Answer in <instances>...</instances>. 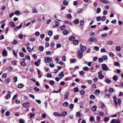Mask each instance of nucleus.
Listing matches in <instances>:
<instances>
[{"mask_svg": "<svg viewBox=\"0 0 123 123\" xmlns=\"http://www.w3.org/2000/svg\"><path fill=\"white\" fill-rule=\"evenodd\" d=\"M113 80L115 81H117L118 79V77L117 75H115L113 77Z\"/></svg>", "mask_w": 123, "mask_h": 123, "instance_id": "obj_26", "label": "nucleus"}, {"mask_svg": "<svg viewBox=\"0 0 123 123\" xmlns=\"http://www.w3.org/2000/svg\"><path fill=\"white\" fill-rule=\"evenodd\" d=\"M75 39V37L73 36H71L69 37L68 38L69 40L70 41L74 40Z\"/></svg>", "mask_w": 123, "mask_h": 123, "instance_id": "obj_14", "label": "nucleus"}, {"mask_svg": "<svg viewBox=\"0 0 123 123\" xmlns=\"http://www.w3.org/2000/svg\"><path fill=\"white\" fill-rule=\"evenodd\" d=\"M49 46V43L48 42H46L45 43V47H48Z\"/></svg>", "mask_w": 123, "mask_h": 123, "instance_id": "obj_55", "label": "nucleus"}, {"mask_svg": "<svg viewBox=\"0 0 123 123\" xmlns=\"http://www.w3.org/2000/svg\"><path fill=\"white\" fill-rule=\"evenodd\" d=\"M97 108L96 106H93L92 107L91 109L94 112L96 111Z\"/></svg>", "mask_w": 123, "mask_h": 123, "instance_id": "obj_11", "label": "nucleus"}, {"mask_svg": "<svg viewBox=\"0 0 123 123\" xmlns=\"http://www.w3.org/2000/svg\"><path fill=\"white\" fill-rule=\"evenodd\" d=\"M2 54L4 56H7V53L6 50L5 49L3 50V51L2 52Z\"/></svg>", "mask_w": 123, "mask_h": 123, "instance_id": "obj_7", "label": "nucleus"}, {"mask_svg": "<svg viewBox=\"0 0 123 123\" xmlns=\"http://www.w3.org/2000/svg\"><path fill=\"white\" fill-rule=\"evenodd\" d=\"M79 53L78 55V56L79 58H81L83 56V52L81 51L80 50H79Z\"/></svg>", "mask_w": 123, "mask_h": 123, "instance_id": "obj_5", "label": "nucleus"}, {"mask_svg": "<svg viewBox=\"0 0 123 123\" xmlns=\"http://www.w3.org/2000/svg\"><path fill=\"white\" fill-rule=\"evenodd\" d=\"M65 96L64 98V99H67L68 98L69 96V92H67L65 93Z\"/></svg>", "mask_w": 123, "mask_h": 123, "instance_id": "obj_9", "label": "nucleus"}, {"mask_svg": "<svg viewBox=\"0 0 123 123\" xmlns=\"http://www.w3.org/2000/svg\"><path fill=\"white\" fill-rule=\"evenodd\" d=\"M113 98L114 99V103L115 106L117 105V97L116 96H113Z\"/></svg>", "mask_w": 123, "mask_h": 123, "instance_id": "obj_8", "label": "nucleus"}, {"mask_svg": "<svg viewBox=\"0 0 123 123\" xmlns=\"http://www.w3.org/2000/svg\"><path fill=\"white\" fill-rule=\"evenodd\" d=\"M32 13H37L38 12L36 10V8L34 7L32 10Z\"/></svg>", "mask_w": 123, "mask_h": 123, "instance_id": "obj_18", "label": "nucleus"}, {"mask_svg": "<svg viewBox=\"0 0 123 123\" xmlns=\"http://www.w3.org/2000/svg\"><path fill=\"white\" fill-rule=\"evenodd\" d=\"M79 43V41L77 40H73V43L74 45L77 44Z\"/></svg>", "mask_w": 123, "mask_h": 123, "instance_id": "obj_12", "label": "nucleus"}, {"mask_svg": "<svg viewBox=\"0 0 123 123\" xmlns=\"http://www.w3.org/2000/svg\"><path fill=\"white\" fill-rule=\"evenodd\" d=\"M101 65L102 69L103 70L106 71L108 69V68L107 67V65L105 64H103Z\"/></svg>", "mask_w": 123, "mask_h": 123, "instance_id": "obj_3", "label": "nucleus"}, {"mask_svg": "<svg viewBox=\"0 0 123 123\" xmlns=\"http://www.w3.org/2000/svg\"><path fill=\"white\" fill-rule=\"evenodd\" d=\"M89 41L91 42H97V39L95 37H90L88 39Z\"/></svg>", "mask_w": 123, "mask_h": 123, "instance_id": "obj_1", "label": "nucleus"}, {"mask_svg": "<svg viewBox=\"0 0 123 123\" xmlns=\"http://www.w3.org/2000/svg\"><path fill=\"white\" fill-rule=\"evenodd\" d=\"M109 118L108 117H105L104 118V120L105 122H108L109 120Z\"/></svg>", "mask_w": 123, "mask_h": 123, "instance_id": "obj_47", "label": "nucleus"}, {"mask_svg": "<svg viewBox=\"0 0 123 123\" xmlns=\"http://www.w3.org/2000/svg\"><path fill=\"white\" fill-rule=\"evenodd\" d=\"M44 61L46 63L47 62L50 63L52 62V59L50 57H46L45 58Z\"/></svg>", "mask_w": 123, "mask_h": 123, "instance_id": "obj_2", "label": "nucleus"}, {"mask_svg": "<svg viewBox=\"0 0 123 123\" xmlns=\"http://www.w3.org/2000/svg\"><path fill=\"white\" fill-rule=\"evenodd\" d=\"M40 33L38 31H36V32L35 33V35L37 36H38L39 35H40Z\"/></svg>", "mask_w": 123, "mask_h": 123, "instance_id": "obj_62", "label": "nucleus"}, {"mask_svg": "<svg viewBox=\"0 0 123 123\" xmlns=\"http://www.w3.org/2000/svg\"><path fill=\"white\" fill-rule=\"evenodd\" d=\"M90 120L92 121H93L94 120V117L92 116H91L90 118Z\"/></svg>", "mask_w": 123, "mask_h": 123, "instance_id": "obj_60", "label": "nucleus"}, {"mask_svg": "<svg viewBox=\"0 0 123 123\" xmlns=\"http://www.w3.org/2000/svg\"><path fill=\"white\" fill-rule=\"evenodd\" d=\"M41 61V60L40 59L38 60L37 61L35 62V64L37 66H38V63Z\"/></svg>", "mask_w": 123, "mask_h": 123, "instance_id": "obj_23", "label": "nucleus"}, {"mask_svg": "<svg viewBox=\"0 0 123 123\" xmlns=\"http://www.w3.org/2000/svg\"><path fill=\"white\" fill-rule=\"evenodd\" d=\"M34 90L38 92L39 91V88L37 87H35L34 88Z\"/></svg>", "mask_w": 123, "mask_h": 123, "instance_id": "obj_39", "label": "nucleus"}, {"mask_svg": "<svg viewBox=\"0 0 123 123\" xmlns=\"http://www.w3.org/2000/svg\"><path fill=\"white\" fill-rule=\"evenodd\" d=\"M10 114V112L9 111H7L5 113V115L7 116H9Z\"/></svg>", "mask_w": 123, "mask_h": 123, "instance_id": "obj_61", "label": "nucleus"}, {"mask_svg": "<svg viewBox=\"0 0 123 123\" xmlns=\"http://www.w3.org/2000/svg\"><path fill=\"white\" fill-rule=\"evenodd\" d=\"M7 70L10 71L12 70V68L11 66L8 67L7 68Z\"/></svg>", "mask_w": 123, "mask_h": 123, "instance_id": "obj_38", "label": "nucleus"}, {"mask_svg": "<svg viewBox=\"0 0 123 123\" xmlns=\"http://www.w3.org/2000/svg\"><path fill=\"white\" fill-rule=\"evenodd\" d=\"M67 17L69 19L71 18L72 17L71 14H68L67 15Z\"/></svg>", "mask_w": 123, "mask_h": 123, "instance_id": "obj_52", "label": "nucleus"}, {"mask_svg": "<svg viewBox=\"0 0 123 123\" xmlns=\"http://www.w3.org/2000/svg\"><path fill=\"white\" fill-rule=\"evenodd\" d=\"M44 49V47L43 46H40L39 48V50L41 51H43Z\"/></svg>", "mask_w": 123, "mask_h": 123, "instance_id": "obj_24", "label": "nucleus"}, {"mask_svg": "<svg viewBox=\"0 0 123 123\" xmlns=\"http://www.w3.org/2000/svg\"><path fill=\"white\" fill-rule=\"evenodd\" d=\"M99 78L100 79H101L104 78V76L103 75H99L98 76Z\"/></svg>", "mask_w": 123, "mask_h": 123, "instance_id": "obj_35", "label": "nucleus"}, {"mask_svg": "<svg viewBox=\"0 0 123 123\" xmlns=\"http://www.w3.org/2000/svg\"><path fill=\"white\" fill-rule=\"evenodd\" d=\"M13 80L14 82H16L17 81V77H14L13 78Z\"/></svg>", "mask_w": 123, "mask_h": 123, "instance_id": "obj_54", "label": "nucleus"}, {"mask_svg": "<svg viewBox=\"0 0 123 123\" xmlns=\"http://www.w3.org/2000/svg\"><path fill=\"white\" fill-rule=\"evenodd\" d=\"M96 19L98 21H99L101 20V18L100 17H98Z\"/></svg>", "mask_w": 123, "mask_h": 123, "instance_id": "obj_64", "label": "nucleus"}, {"mask_svg": "<svg viewBox=\"0 0 123 123\" xmlns=\"http://www.w3.org/2000/svg\"><path fill=\"white\" fill-rule=\"evenodd\" d=\"M83 10L82 9L80 8L78 9L77 11V12L78 13H81L83 11Z\"/></svg>", "mask_w": 123, "mask_h": 123, "instance_id": "obj_25", "label": "nucleus"}, {"mask_svg": "<svg viewBox=\"0 0 123 123\" xmlns=\"http://www.w3.org/2000/svg\"><path fill=\"white\" fill-rule=\"evenodd\" d=\"M117 104L119 105H120L121 103V100L120 98H119L117 100Z\"/></svg>", "mask_w": 123, "mask_h": 123, "instance_id": "obj_33", "label": "nucleus"}, {"mask_svg": "<svg viewBox=\"0 0 123 123\" xmlns=\"http://www.w3.org/2000/svg\"><path fill=\"white\" fill-rule=\"evenodd\" d=\"M63 105L64 106L67 107L68 106L69 104L67 102H66L63 103Z\"/></svg>", "mask_w": 123, "mask_h": 123, "instance_id": "obj_20", "label": "nucleus"}, {"mask_svg": "<svg viewBox=\"0 0 123 123\" xmlns=\"http://www.w3.org/2000/svg\"><path fill=\"white\" fill-rule=\"evenodd\" d=\"M80 94L82 95H83L85 93V91L84 90H82L80 91Z\"/></svg>", "mask_w": 123, "mask_h": 123, "instance_id": "obj_34", "label": "nucleus"}, {"mask_svg": "<svg viewBox=\"0 0 123 123\" xmlns=\"http://www.w3.org/2000/svg\"><path fill=\"white\" fill-rule=\"evenodd\" d=\"M17 42H18L17 41H16L15 39H14L12 43L13 44L15 45L17 43Z\"/></svg>", "mask_w": 123, "mask_h": 123, "instance_id": "obj_37", "label": "nucleus"}, {"mask_svg": "<svg viewBox=\"0 0 123 123\" xmlns=\"http://www.w3.org/2000/svg\"><path fill=\"white\" fill-rule=\"evenodd\" d=\"M84 23V22L83 20H81L80 22V25H82Z\"/></svg>", "mask_w": 123, "mask_h": 123, "instance_id": "obj_43", "label": "nucleus"}, {"mask_svg": "<svg viewBox=\"0 0 123 123\" xmlns=\"http://www.w3.org/2000/svg\"><path fill=\"white\" fill-rule=\"evenodd\" d=\"M24 86V85L22 84H19L18 86V87L19 88H21Z\"/></svg>", "mask_w": 123, "mask_h": 123, "instance_id": "obj_17", "label": "nucleus"}, {"mask_svg": "<svg viewBox=\"0 0 123 123\" xmlns=\"http://www.w3.org/2000/svg\"><path fill=\"white\" fill-rule=\"evenodd\" d=\"M25 121L22 119H20L19 121V122L20 123H24Z\"/></svg>", "mask_w": 123, "mask_h": 123, "instance_id": "obj_59", "label": "nucleus"}, {"mask_svg": "<svg viewBox=\"0 0 123 123\" xmlns=\"http://www.w3.org/2000/svg\"><path fill=\"white\" fill-rule=\"evenodd\" d=\"M107 35V33H105L104 34H102L101 35V36L103 37H104L106 36Z\"/></svg>", "mask_w": 123, "mask_h": 123, "instance_id": "obj_57", "label": "nucleus"}, {"mask_svg": "<svg viewBox=\"0 0 123 123\" xmlns=\"http://www.w3.org/2000/svg\"><path fill=\"white\" fill-rule=\"evenodd\" d=\"M105 81L108 83H110L111 82V80L108 79H106L105 80Z\"/></svg>", "mask_w": 123, "mask_h": 123, "instance_id": "obj_41", "label": "nucleus"}, {"mask_svg": "<svg viewBox=\"0 0 123 123\" xmlns=\"http://www.w3.org/2000/svg\"><path fill=\"white\" fill-rule=\"evenodd\" d=\"M101 108L103 109L105 108V105L103 103H102L101 104Z\"/></svg>", "mask_w": 123, "mask_h": 123, "instance_id": "obj_42", "label": "nucleus"}, {"mask_svg": "<svg viewBox=\"0 0 123 123\" xmlns=\"http://www.w3.org/2000/svg\"><path fill=\"white\" fill-rule=\"evenodd\" d=\"M79 22V21L78 19H75L74 21V23L78 24Z\"/></svg>", "mask_w": 123, "mask_h": 123, "instance_id": "obj_50", "label": "nucleus"}, {"mask_svg": "<svg viewBox=\"0 0 123 123\" xmlns=\"http://www.w3.org/2000/svg\"><path fill=\"white\" fill-rule=\"evenodd\" d=\"M102 57L103 58V59L105 60H106L107 59V56L106 55H104L102 56Z\"/></svg>", "mask_w": 123, "mask_h": 123, "instance_id": "obj_48", "label": "nucleus"}, {"mask_svg": "<svg viewBox=\"0 0 123 123\" xmlns=\"http://www.w3.org/2000/svg\"><path fill=\"white\" fill-rule=\"evenodd\" d=\"M11 97V95L10 94H7L6 95V99H9Z\"/></svg>", "mask_w": 123, "mask_h": 123, "instance_id": "obj_40", "label": "nucleus"}, {"mask_svg": "<svg viewBox=\"0 0 123 123\" xmlns=\"http://www.w3.org/2000/svg\"><path fill=\"white\" fill-rule=\"evenodd\" d=\"M10 24V25L12 27H14L15 25V23L13 22H11Z\"/></svg>", "mask_w": 123, "mask_h": 123, "instance_id": "obj_28", "label": "nucleus"}, {"mask_svg": "<svg viewBox=\"0 0 123 123\" xmlns=\"http://www.w3.org/2000/svg\"><path fill=\"white\" fill-rule=\"evenodd\" d=\"M48 34L49 35L51 36L52 35L53 32L51 31H49L48 32Z\"/></svg>", "mask_w": 123, "mask_h": 123, "instance_id": "obj_36", "label": "nucleus"}, {"mask_svg": "<svg viewBox=\"0 0 123 123\" xmlns=\"http://www.w3.org/2000/svg\"><path fill=\"white\" fill-rule=\"evenodd\" d=\"M47 77L48 78H51L52 77L51 74L50 73L48 74L47 75Z\"/></svg>", "mask_w": 123, "mask_h": 123, "instance_id": "obj_58", "label": "nucleus"}, {"mask_svg": "<svg viewBox=\"0 0 123 123\" xmlns=\"http://www.w3.org/2000/svg\"><path fill=\"white\" fill-rule=\"evenodd\" d=\"M113 89L112 88H110L109 89L108 91L109 92L111 93H112L113 92Z\"/></svg>", "mask_w": 123, "mask_h": 123, "instance_id": "obj_32", "label": "nucleus"}, {"mask_svg": "<svg viewBox=\"0 0 123 123\" xmlns=\"http://www.w3.org/2000/svg\"><path fill=\"white\" fill-rule=\"evenodd\" d=\"M114 65L116 66H118L120 65L119 63L118 62H114Z\"/></svg>", "mask_w": 123, "mask_h": 123, "instance_id": "obj_31", "label": "nucleus"}, {"mask_svg": "<svg viewBox=\"0 0 123 123\" xmlns=\"http://www.w3.org/2000/svg\"><path fill=\"white\" fill-rule=\"evenodd\" d=\"M20 13V12L19 11H16L15 12V14L18 15H19Z\"/></svg>", "mask_w": 123, "mask_h": 123, "instance_id": "obj_44", "label": "nucleus"}, {"mask_svg": "<svg viewBox=\"0 0 123 123\" xmlns=\"http://www.w3.org/2000/svg\"><path fill=\"white\" fill-rule=\"evenodd\" d=\"M74 107V105L73 104H71L69 106V107L71 109H73Z\"/></svg>", "mask_w": 123, "mask_h": 123, "instance_id": "obj_53", "label": "nucleus"}, {"mask_svg": "<svg viewBox=\"0 0 123 123\" xmlns=\"http://www.w3.org/2000/svg\"><path fill=\"white\" fill-rule=\"evenodd\" d=\"M104 114V113L103 112L100 111L99 113V115L101 117L103 116Z\"/></svg>", "mask_w": 123, "mask_h": 123, "instance_id": "obj_49", "label": "nucleus"}, {"mask_svg": "<svg viewBox=\"0 0 123 123\" xmlns=\"http://www.w3.org/2000/svg\"><path fill=\"white\" fill-rule=\"evenodd\" d=\"M100 93V91L99 90H97L95 91V94L96 95L98 96Z\"/></svg>", "mask_w": 123, "mask_h": 123, "instance_id": "obj_15", "label": "nucleus"}, {"mask_svg": "<svg viewBox=\"0 0 123 123\" xmlns=\"http://www.w3.org/2000/svg\"><path fill=\"white\" fill-rule=\"evenodd\" d=\"M68 31L67 30H64L63 32V34L64 35H67L68 34Z\"/></svg>", "mask_w": 123, "mask_h": 123, "instance_id": "obj_21", "label": "nucleus"}, {"mask_svg": "<svg viewBox=\"0 0 123 123\" xmlns=\"http://www.w3.org/2000/svg\"><path fill=\"white\" fill-rule=\"evenodd\" d=\"M74 90L75 92H78L79 91V89L78 88L75 87L74 88Z\"/></svg>", "mask_w": 123, "mask_h": 123, "instance_id": "obj_46", "label": "nucleus"}, {"mask_svg": "<svg viewBox=\"0 0 123 123\" xmlns=\"http://www.w3.org/2000/svg\"><path fill=\"white\" fill-rule=\"evenodd\" d=\"M80 49L81 50V51H84L86 49V47L84 46H82V45L81 44H80Z\"/></svg>", "mask_w": 123, "mask_h": 123, "instance_id": "obj_6", "label": "nucleus"}, {"mask_svg": "<svg viewBox=\"0 0 123 123\" xmlns=\"http://www.w3.org/2000/svg\"><path fill=\"white\" fill-rule=\"evenodd\" d=\"M59 76H60V79H61L64 76L63 72V71L61 72L60 74H59Z\"/></svg>", "mask_w": 123, "mask_h": 123, "instance_id": "obj_10", "label": "nucleus"}, {"mask_svg": "<svg viewBox=\"0 0 123 123\" xmlns=\"http://www.w3.org/2000/svg\"><path fill=\"white\" fill-rule=\"evenodd\" d=\"M100 1L104 3H108L110 2L109 1L107 0H101Z\"/></svg>", "mask_w": 123, "mask_h": 123, "instance_id": "obj_16", "label": "nucleus"}, {"mask_svg": "<svg viewBox=\"0 0 123 123\" xmlns=\"http://www.w3.org/2000/svg\"><path fill=\"white\" fill-rule=\"evenodd\" d=\"M53 115L55 116H59L60 117L62 116L61 114L57 112H54L53 113Z\"/></svg>", "mask_w": 123, "mask_h": 123, "instance_id": "obj_4", "label": "nucleus"}, {"mask_svg": "<svg viewBox=\"0 0 123 123\" xmlns=\"http://www.w3.org/2000/svg\"><path fill=\"white\" fill-rule=\"evenodd\" d=\"M67 112L66 111H64L62 113V115L63 117H65L67 114Z\"/></svg>", "mask_w": 123, "mask_h": 123, "instance_id": "obj_30", "label": "nucleus"}, {"mask_svg": "<svg viewBox=\"0 0 123 123\" xmlns=\"http://www.w3.org/2000/svg\"><path fill=\"white\" fill-rule=\"evenodd\" d=\"M109 55L110 56L112 57L114 55V54L111 52H110L109 54Z\"/></svg>", "mask_w": 123, "mask_h": 123, "instance_id": "obj_51", "label": "nucleus"}, {"mask_svg": "<svg viewBox=\"0 0 123 123\" xmlns=\"http://www.w3.org/2000/svg\"><path fill=\"white\" fill-rule=\"evenodd\" d=\"M83 69L84 71H87L89 69V68L87 67H85L83 68Z\"/></svg>", "mask_w": 123, "mask_h": 123, "instance_id": "obj_45", "label": "nucleus"}, {"mask_svg": "<svg viewBox=\"0 0 123 123\" xmlns=\"http://www.w3.org/2000/svg\"><path fill=\"white\" fill-rule=\"evenodd\" d=\"M24 106L25 107H27L29 106L30 104L29 103L24 104H23Z\"/></svg>", "mask_w": 123, "mask_h": 123, "instance_id": "obj_19", "label": "nucleus"}, {"mask_svg": "<svg viewBox=\"0 0 123 123\" xmlns=\"http://www.w3.org/2000/svg\"><path fill=\"white\" fill-rule=\"evenodd\" d=\"M110 94H106L104 96V97L105 98H109L110 97Z\"/></svg>", "mask_w": 123, "mask_h": 123, "instance_id": "obj_56", "label": "nucleus"}, {"mask_svg": "<svg viewBox=\"0 0 123 123\" xmlns=\"http://www.w3.org/2000/svg\"><path fill=\"white\" fill-rule=\"evenodd\" d=\"M49 83L52 85H53L55 84V82L53 80H50L49 81Z\"/></svg>", "mask_w": 123, "mask_h": 123, "instance_id": "obj_27", "label": "nucleus"}, {"mask_svg": "<svg viewBox=\"0 0 123 123\" xmlns=\"http://www.w3.org/2000/svg\"><path fill=\"white\" fill-rule=\"evenodd\" d=\"M95 98V96L93 94L91 95L90 96V98L92 99H93Z\"/></svg>", "mask_w": 123, "mask_h": 123, "instance_id": "obj_29", "label": "nucleus"}, {"mask_svg": "<svg viewBox=\"0 0 123 123\" xmlns=\"http://www.w3.org/2000/svg\"><path fill=\"white\" fill-rule=\"evenodd\" d=\"M115 49L117 51H119L121 50V48L120 47V46H116Z\"/></svg>", "mask_w": 123, "mask_h": 123, "instance_id": "obj_13", "label": "nucleus"}, {"mask_svg": "<svg viewBox=\"0 0 123 123\" xmlns=\"http://www.w3.org/2000/svg\"><path fill=\"white\" fill-rule=\"evenodd\" d=\"M66 25H63L61 27L60 29L61 30H63L66 29Z\"/></svg>", "mask_w": 123, "mask_h": 123, "instance_id": "obj_22", "label": "nucleus"}, {"mask_svg": "<svg viewBox=\"0 0 123 123\" xmlns=\"http://www.w3.org/2000/svg\"><path fill=\"white\" fill-rule=\"evenodd\" d=\"M27 49L29 52H31V49L30 47L28 46L27 47Z\"/></svg>", "mask_w": 123, "mask_h": 123, "instance_id": "obj_63", "label": "nucleus"}]
</instances>
